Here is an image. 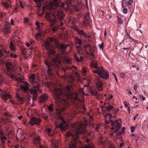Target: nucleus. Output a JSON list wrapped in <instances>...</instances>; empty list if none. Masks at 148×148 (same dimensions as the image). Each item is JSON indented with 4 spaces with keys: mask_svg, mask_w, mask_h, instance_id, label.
Returning a JSON list of instances; mask_svg holds the SVG:
<instances>
[{
    "mask_svg": "<svg viewBox=\"0 0 148 148\" xmlns=\"http://www.w3.org/2000/svg\"><path fill=\"white\" fill-rule=\"evenodd\" d=\"M71 87L66 86L64 88L65 93L59 88H55L53 92V99L55 100L56 107L58 111H63L68 108L72 103L71 102L79 101L78 96L74 94Z\"/></svg>",
    "mask_w": 148,
    "mask_h": 148,
    "instance_id": "1",
    "label": "nucleus"
},
{
    "mask_svg": "<svg viewBox=\"0 0 148 148\" xmlns=\"http://www.w3.org/2000/svg\"><path fill=\"white\" fill-rule=\"evenodd\" d=\"M58 40L55 38L48 37L47 40L45 42V48L48 51L49 57L51 58V62L47 60L45 61V64L47 66L48 69L47 72L49 76L52 75V71L53 68H57L58 65L60 62L58 59L57 55L55 51L52 49V44L51 42H54L56 43L58 48L59 49L62 53H64V51L68 47L67 45L64 43H58Z\"/></svg>",
    "mask_w": 148,
    "mask_h": 148,
    "instance_id": "2",
    "label": "nucleus"
},
{
    "mask_svg": "<svg viewBox=\"0 0 148 148\" xmlns=\"http://www.w3.org/2000/svg\"><path fill=\"white\" fill-rule=\"evenodd\" d=\"M86 121L84 123L81 122H76L72 124L71 126L73 129L74 133L68 132L67 136H72V141L66 146V148H76V144L79 138V134L84 133L85 132V128L87 125Z\"/></svg>",
    "mask_w": 148,
    "mask_h": 148,
    "instance_id": "3",
    "label": "nucleus"
},
{
    "mask_svg": "<svg viewBox=\"0 0 148 148\" xmlns=\"http://www.w3.org/2000/svg\"><path fill=\"white\" fill-rule=\"evenodd\" d=\"M64 4L61 0H53L52 1L49 2L48 8L50 11L52 12V14H54L55 18L57 17L60 21L61 23L60 27L63 25V23L62 21L64 19L63 13Z\"/></svg>",
    "mask_w": 148,
    "mask_h": 148,
    "instance_id": "4",
    "label": "nucleus"
},
{
    "mask_svg": "<svg viewBox=\"0 0 148 148\" xmlns=\"http://www.w3.org/2000/svg\"><path fill=\"white\" fill-rule=\"evenodd\" d=\"M5 65L7 68V72L6 73V75L8 78H10L12 79H14L20 83H23L25 85H21L20 88L24 92H26L28 89L29 84L26 82H23L21 78H16L15 75V71L13 65L10 62H6Z\"/></svg>",
    "mask_w": 148,
    "mask_h": 148,
    "instance_id": "5",
    "label": "nucleus"
},
{
    "mask_svg": "<svg viewBox=\"0 0 148 148\" xmlns=\"http://www.w3.org/2000/svg\"><path fill=\"white\" fill-rule=\"evenodd\" d=\"M54 14H52V11H48L46 14V16L47 20L51 23L52 30L53 32H56L59 28V26L56 24V19L55 18Z\"/></svg>",
    "mask_w": 148,
    "mask_h": 148,
    "instance_id": "6",
    "label": "nucleus"
},
{
    "mask_svg": "<svg viewBox=\"0 0 148 148\" xmlns=\"http://www.w3.org/2000/svg\"><path fill=\"white\" fill-rule=\"evenodd\" d=\"M94 73H97L100 77L104 79H107L109 77V74L108 71L105 69H103V66L98 68L96 70H92Z\"/></svg>",
    "mask_w": 148,
    "mask_h": 148,
    "instance_id": "7",
    "label": "nucleus"
},
{
    "mask_svg": "<svg viewBox=\"0 0 148 148\" xmlns=\"http://www.w3.org/2000/svg\"><path fill=\"white\" fill-rule=\"evenodd\" d=\"M57 119L61 121L58 125V127L60 129V130L62 131H65L68 128V125L66 122L64 120V118L59 116Z\"/></svg>",
    "mask_w": 148,
    "mask_h": 148,
    "instance_id": "8",
    "label": "nucleus"
},
{
    "mask_svg": "<svg viewBox=\"0 0 148 148\" xmlns=\"http://www.w3.org/2000/svg\"><path fill=\"white\" fill-rule=\"evenodd\" d=\"M39 89V88L37 86H34L30 88L29 91L31 94L33 95L32 99L34 101L36 100V98L38 95V91Z\"/></svg>",
    "mask_w": 148,
    "mask_h": 148,
    "instance_id": "9",
    "label": "nucleus"
},
{
    "mask_svg": "<svg viewBox=\"0 0 148 148\" xmlns=\"http://www.w3.org/2000/svg\"><path fill=\"white\" fill-rule=\"evenodd\" d=\"M110 121L111 122L112 125L116 128H120L121 127V119L116 120L115 121H113L112 119H110Z\"/></svg>",
    "mask_w": 148,
    "mask_h": 148,
    "instance_id": "10",
    "label": "nucleus"
},
{
    "mask_svg": "<svg viewBox=\"0 0 148 148\" xmlns=\"http://www.w3.org/2000/svg\"><path fill=\"white\" fill-rule=\"evenodd\" d=\"M41 120L38 118L36 117H32L29 121V123L32 126L34 125H39L41 122Z\"/></svg>",
    "mask_w": 148,
    "mask_h": 148,
    "instance_id": "11",
    "label": "nucleus"
},
{
    "mask_svg": "<svg viewBox=\"0 0 148 148\" xmlns=\"http://www.w3.org/2000/svg\"><path fill=\"white\" fill-rule=\"evenodd\" d=\"M0 95H1L3 99L5 101L8 100V99L11 98V95L8 92H5L0 89Z\"/></svg>",
    "mask_w": 148,
    "mask_h": 148,
    "instance_id": "12",
    "label": "nucleus"
},
{
    "mask_svg": "<svg viewBox=\"0 0 148 148\" xmlns=\"http://www.w3.org/2000/svg\"><path fill=\"white\" fill-rule=\"evenodd\" d=\"M95 83L96 84V86L98 90L101 91L103 89V86L102 82L99 81L98 79L95 82Z\"/></svg>",
    "mask_w": 148,
    "mask_h": 148,
    "instance_id": "13",
    "label": "nucleus"
},
{
    "mask_svg": "<svg viewBox=\"0 0 148 148\" xmlns=\"http://www.w3.org/2000/svg\"><path fill=\"white\" fill-rule=\"evenodd\" d=\"M98 65V63L96 61L92 60V62L90 64V66L92 68H93V69H92V71L93 70H96L98 68H100V67H98L97 66Z\"/></svg>",
    "mask_w": 148,
    "mask_h": 148,
    "instance_id": "14",
    "label": "nucleus"
},
{
    "mask_svg": "<svg viewBox=\"0 0 148 148\" xmlns=\"http://www.w3.org/2000/svg\"><path fill=\"white\" fill-rule=\"evenodd\" d=\"M75 39L76 43L78 44L79 45V46L76 47V48L77 49L80 50L81 49V46L82 42V40L76 37H75Z\"/></svg>",
    "mask_w": 148,
    "mask_h": 148,
    "instance_id": "15",
    "label": "nucleus"
},
{
    "mask_svg": "<svg viewBox=\"0 0 148 148\" xmlns=\"http://www.w3.org/2000/svg\"><path fill=\"white\" fill-rule=\"evenodd\" d=\"M35 77L34 74H32L30 75L29 77V82L32 84H34L36 83V82L35 81Z\"/></svg>",
    "mask_w": 148,
    "mask_h": 148,
    "instance_id": "16",
    "label": "nucleus"
},
{
    "mask_svg": "<svg viewBox=\"0 0 148 148\" xmlns=\"http://www.w3.org/2000/svg\"><path fill=\"white\" fill-rule=\"evenodd\" d=\"M0 139L2 145H4L5 143V140L7 139L6 137L3 135V132H0Z\"/></svg>",
    "mask_w": 148,
    "mask_h": 148,
    "instance_id": "17",
    "label": "nucleus"
},
{
    "mask_svg": "<svg viewBox=\"0 0 148 148\" xmlns=\"http://www.w3.org/2000/svg\"><path fill=\"white\" fill-rule=\"evenodd\" d=\"M40 142V137L38 136L34 139L33 140V144L35 145L39 144Z\"/></svg>",
    "mask_w": 148,
    "mask_h": 148,
    "instance_id": "18",
    "label": "nucleus"
},
{
    "mask_svg": "<svg viewBox=\"0 0 148 148\" xmlns=\"http://www.w3.org/2000/svg\"><path fill=\"white\" fill-rule=\"evenodd\" d=\"M47 97L46 95H41L40 97V101L41 102H45L47 99Z\"/></svg>",
    "mask_w": 148,
    "mask_h": 148,
    "instance_id": "19",
    "label": "nucleus"
},
{
    "mask_svg": "<svg viewBox=\"0 0 148 148\" xmlns=\"http://www.w3.org/2000/svg\"><path fill=\"white\" fill-rule=\"evenodd\" d=\"M10 47L12 52H14L16 51L15 47L12 41L10 42Z\"/></svg>",
    "mask_w": 148,
    "mask_h": 148,
    "instance_id": "20",
    "label": "nucleus"
},
{
    "mask_svg": "<svg viewBox=\"0 0 148 148\" xmlns=\"http://www.w3.org/2000/svg\"><path fill=\"white\" fill-rule=\"evenodd\" d=\"M16 97L18 99V101L19 102H23L24 101V99L22 97H21L19 94H16Z\"/></svg>",
    "mask_w": 148,
    "mask_h": 148,
    "instance_id": "21",
    "label": "nucleus"
},
{
    "mask_svg": "<svg viewBox=\"0 0 148 148\" xmlns=\"http://www.w3.org/2000/svg\"><path fill=\"white\" fill-rule=\"evenodd\" d=\"M3 31L4 32L6 33H9L10 32V28L7 26H5L3 28Z\"/></svg>",
    "mask_w": 148,
    "mask_h": 148,
    "instance_id": "22",
    "label": "nucleus"
},
{
    "mask_svg": "<svg viewBox=\"0 0 148 148\" xmlns=\"http://www.w3.org/2000/svg\"><path fill=\"white\" fill-rule=\"evenodd\" d=\"M90 45L89 44H86L84 45V50L85 51V52L86 53V54H88L89 53L86 50V48L87 47H90Z\"/></svg>",
    "mask_w": 148,
    "mask_h": 148,
    "instance_id": "23",
    "label": "nucleus"
},
{
    "mask_svg": "<svg viewBox=\"0 0 148 148\" xmlns=\"http://www.w3.org/2000/svg\"><path fill=\"white\" fill-rule=\"evenodd\" d=\"M75 30L76 31L78 34L80 35H83L84 34V32L82 30H81L80 29H75Z\"/></svg>",
    "mask_w": 148,
    "mask_h": 148,
    "instance_id": "24",
    "label": "nucleus"
},
{
    "mask_svg": "<svg viewBox=\"0 0 148 148\" xmlns=\"http://www.w3.org/2000/svg\"><path fill=\"white\" fill-rule=\"evenodd\" d=\"M127 5L125 0H123L122 1L121 5L123 8H124L126 7Z\"/></svg>",
    "mask_w": 148,
    "mask_h": 148,
    "instance_id": "25",
    "label": "nucleus"
},
{
    "mask_svg": "<svg viewBox=\"0 0 148 148\" xmlns=\"http://www.w3.org/2000/svg\"><path fill=\"white\" fill-rule=\"evenodd\" d=\"M90 91L91 94L92 95L95 96L98 95H99L98 93L96 91H93L92 90H90Z\"/></svg>",
    "mask_w": 148,
    "mask_h": 148,
    "instance_id": "26",
    "label": "nucleus"
},
{
    "mask_svg": "<svg viewBox=\"0 0 148 148\" xmlns=\"http://www.w3.org/2000/svg\"><path fill=\"white\" fill-rule=\"evenodd\" d=\"M53 104H51L48 107V109L50 112H52L53 110Z\"/></svg>",
    "mask_w": 148,
    "mask_h": 148,
    "instance_id": "27",
    "label": "nucleus"
},
{
    "mask_svg": "<svg viewBox=\"0 0 148 148\" xmlns=\"http://www.w3.org/2000/svg\"><path fill=\"white\" fill-rule=\"evenodd\" d=\"M65 60L66 62L69 64H70L71 63V59L69 58L68 57H66L65 58Z\"/></svg>",
    "mask_w": 148,
    "mask_h": 148,
    "instance_id": "28",
    "label": "nucleus"
},
{
    "mask_svg": "<svg viewBox=\"0 0 148 148\" xmlns=\"http://www.w3.org/2000/svg\"><path fill=\"white\" fill-rule=\"evenodd\" d=\"M113 108V106L111 105L110 104L108 106H106V108L107 110L108 111H110Z\"/></svg>",
    "mask_w": 148,
    "mask_h": 148,
    "instance_id": "29",
    "label": "nucleus"
},
{
    "mask_svg": "<svg viewBox=\"0 0 148 148\" xmlns=\"http://www.w3.org/2000/svg\"><path fill=\"white\" fill-rule=\"evenodd\" d=\"M88 70V69L86 68V67H83L82 70V73H86L87 71Z\"/></svg>",
    "mask_w": 148,
    "mask_h": 148,
    "instance_id": "30",
    "label": "nucleus"
},
{
    "mask_svg": "<svg viewBox=\"0 0 148 148\" xmlns=\"http://www.w3.org/2000/svg\"><path fill=\"white\" fill-rule=\"evenodd\" d=\"M84 19V21L87 23L89 24L92 21L90 18V17L88 18H86Z\"/></svg>",
    "mask_w": 148,
    "mask_h": 148,
    "instance_id": "31",
    "label": "nucleus"
},
{
    "mask_svg": "<svg viewBox=\"0 0 148 148\" xmlns=\"http://www.w3.org/2000/svg\"><path fill=\"white\" fill-rule=\"evenodd\" d=\"M3 5L5 8H8L9 7V4L5 2H3L2 3Z\"/></svg>",
    "mask_w": 148,
    "mask_h": 148,
    "instance_id": "32",
    "label": "nucleus"
},
{
    "mask_svg": "<svg viewBox=\"0 0 148 148\" xmlns=\"http://www.w3.org/2000/svg\"><path fill=\"white\" fill-rule=\"evenodd\" d=\"M119 129V128H116L115 130V132L116 133V134L117 135H119V136H120L121 134L123 133L121 131L118 132Z\"/></svg>",
    "mask_w": 148,
    "mask_h": 148,
    "instance_id": "33",
    "label": "nucleus"
},
{
    "mask_svg": "<svg viewBox=\"0 0 148 148\" xmlns=\"http://www.w3.org/2000/svg\"><path fill=\"white\" fill-rule=\"evenodd\" d=\"M65 1H64L65 4L66 3V5L68 6L69 4H71V0H65Z\"/></svg>",
    "mask_w": 148,
    "mask_h": 148,
    "instance_id": "34",
    "label": "nucleus"
},
{
    "mask_svg": "<svg viewBox=\"0 0 148 148\" xmlns=\"http://www.w3.org/2000/svg\"><path fill=\"white\" fill-rule=\"evenodd\" d=\"M67 68L68 69H77V68L74 66H68Z\"/></svg>",
    "mask_w": 148,
    "mask_h": 148,
    "instance_id": "35",
    "label": "nucleus"
},
{
    "mask_svg": "<svg viewBox=\"0 0 148 148\" xmlns=\"http://www.w3.org/2000/svg\"><path fill=\"white\" fill-rule=\"evenodd\" d=\"M10 56L11 58H17V56L15 54H13V53H11L10 54Z\"/></svg>",
    "mask_w": 148,
    "mask_h": 148,
    "instance_id": "36",
    "label": "nucleus"
},
{
    "mask_svg": "<svg viewBox=\"0 0 148 148\" xmlns=\"http://www.w3.org/2000/svg\"><path fill=\"white\" fill-rule=\"evenodd\" d=\"M89 24L87 23V22L85 21H84L82 22V25L83 27H85L87 25H89Z\"/></svg>",
    "mask_w": 148,
    "mask_h": 148,
    "instance_id": "37",
    "label": "nucleus"
},
{
    "mask_svg": "<svg viewBox=\"0 0 148 148\" xmlns=\"http://www.w3.org/2000/svg\"><path fill=\"white\" fill-rule=\"evenodd\" d=\"M89 17H90L89 13L87 12L84 15V18H89Z\"/></svg>",
    "mask_w": 148,
    "mask_h": 148,
    "instance_id": "38",
    "label": "nucleus"
},
{
    "mask_svg": "<svg viewBox=\"0 0 148 148\" xmlns=\"http://www.w3.org/2000/svg\"><path fill=\"white\" fill-rule=\"evenodd\" d=\"M118 23L120 25L122 24V21L121 19L119 17H117Z\"/></svg>",
    "mask_w": 148,
    "mask_h": 148,
    "instance_id": "39",
    "label": "nucleus"
},
{
    "mask_svg": "<svg viewBox=\"0 0 148 148\" xmlns=\"http://www.w3.org/2000/svg\"><path fill=\"white\" fill-rule=\"evenodd\" d=\"M36 25L37 26V29L38 30L40 29V27L39 25V23L38 22H36L35 23Z\"/></svg>",
    "mask_w": 148,
    "mask_h": 148,
    "instance_id": "40",
    "label": "nucleus"
},
{
    "mask_svg": "<svg viewBox=\"0 0 148 148\" xmlns=\"http://www.w3.org/2000/svg\"><path fill=\"white\" fill-rule=\"evenodd\" d=\"M46 131L48 133V135H50V133L51 131V130L49 128H47L46 130Z\"/></svg>",
    "mask_w": 148,
    "mask_h": 148,
    "instance_id": "41",
    "label": "nucleus"
},
{
    "mask_svg": "<svg viewBox=\"0 0 148 148\" xmlns=\"http://www.w3.org/2000/svg\"><path fill=\"white\" fill-rule=\"evenodd\" d=\"M4 115L5 116H8L9 117H11L12 115L11 114H9V113L8 112H5L4 113Z\"/></svg>",
    "mask_w": 148,
    "mask_h": 148,
    "instance_id": "42",
    "label": "nucleus"
},
{
    "mask_svg": "<svg viewBox=\"0 0 148 148\" xmlns=\"http://www.w3.org/2000/svg\"><path fill=\"white\" fill-rule=\"evenodd\" d=\"M99 46L101 49L103 50V43L102 42L101 44L99 45Z\"/></svg>",
    "mask_w": 148,
    "mask_h": 148,
    "instance_id": "43",
    "label": "nucleus"
},
{
    "mask_svg": "<svg viewBox=\"0 0 148 148\" xmlns=\"http://www.w3.org/2000/svg\"><path fill=\"white\" fill-rule=\"evenodd\" d=\"M74 58L77 62H80V60H79V58L77 55H76L74 56Z\"/></svg>",
    "mask_w": 148,
    "mask_h": 148,
    "instance_id": "44",
    "label": "nucleus"
},
{
    "mask_svg": "<svg viewBox=\"0 0 148 148\" xmlns=\"http://www.w3.org/2000/svg\"><path fill=\"white\" fill-rule=\"evenodd\" d=\"M89 50L90 52L94 51V49L90 45V47H89Z\"/></svg>",
    "mask_w": 148,
    "mask_h": 148,
    "instance_id": "45",
    "label": "nucleus"
},
{
    "mask_svg": "<svg viewBox=\"0 0 148 148\" xmlns=\"http://www.w3.org/2000/svg\"><path fill=\"white\" fill-rule=\"evenodd\" d=\"M124 104L125 107H129V106H130V104L128 103L126 101H125L124 102Z\"/></svg>",
    "mask_w": 148,
    "mask_h": 148,
    "instance_id": "46",
    "label": "nucleus"
},
{
    "mask_svg": "<svg viewBox=\"0 0 148 148\" xmlns=\"http://www.w3.org/2000/svg\"><path fill=\"white\" fill-rule=\"evenodd\" d=\"M107 116H109V118L110 119V120L111 119H110L112 118V116L111 114H110L109 113L107 114L105 116V117H106Z\"/></svg>",
    "mask_w": 148,
    "mask_h": 148,
    "instance_id": "47",
    "label": "nucleus"
},
{
    "mask_svg": "<svg viewBox=\"0 0 148 148\" xmlns=\"http://www.w3.org/2000/svg\"><path fill=\"white\" fill-rule=\"evenodd\" d=\"M133 3V1L132 0L128 1H127V5H130Z\"/></svg>",
    "mask_w": 148,
    "mask_h": 148,
    "instance_id": "48",
    "label": "nucleus"
},
{
    "mask_svg": "<svg viewBox=\"0 0 148 148\" xmlns=\"http://www.w3.org/2000/svg\"><path fill=\"white\" fill-rule=\"evenodd\" d=\"M3 12H0V20H1L3 17Z\"/></svg>",
    "mask_w": 148,
    "mask_h": 148,
    "instance_id": "49",
    "label": "nucleus"
},
{
    "mask_svg": "<svg viewBox=\"0 0 148 148\" xmlns=\"http://www.w3.org/2000/svg\"><path fill=\"white\" fill-rule=\"evenodd\" d=\"M125 74L124 73H122L120 74V76L122 78H123L125 76Z\"/></svg>",
    "mask_w": 148,
    "mask_h": 148,
    "instance_id": "50",
    "label": "nucleus"
},
{
    "mask_svg": "<svg viewBox=\"0 0 148 148\" xmlns=\"http://www.w3.org/2000/svg\"><path fill=\"white\" fill-rule=\"evenodd\" d=\"M34 2L37 3H41L43 0H34Z\"/></svg>",
    "mask_w": 148,
    "mask_h": 148,
    "instance_id": "51",
    "label": "nucleus"
},
{
    "mask_svg": "<svg viewBox=\"0 0 148 148\" xmlns=\"http://www.w3.org/2000/svg\"><path fill=\"white\" fill-rule=\"evenodd\" d=\"M84 148H95L94 147L91 145H87V146H86Z\"/></svg>",
    "mask_w": 148,
    "mask_h": 148,
    "instance_id": "52",
    "label": "nucleus"
},
{
    "mask_svg": "<svg viewBox=\"0 0 148 148\" xmlns=\"http://www.w3.org/2000/svg\"><path fill=\"white\" fill-rule=\"evenodd\" d=\"M76 22V20L75 19L74 20H71V23L72 24H73V25H74L75 23Z\"/></svg>",
    "mask_w": 148,
    "mask_h": 148,
    "instance_id": "53",
    "label": "nucleus"
},
{
    "mask_svg": "<svg viewBox=\"0 0 148 148\" xmlns=\"http://www.w3.org/2000/svg\"><path fill=\"white\" fill-rule=\"evenodd\" d=\"M83 36H84L85 38H90V36H89L87 35L86 34L85 32H84V34H83Z\"/></svg>",
    "mask_w": 148,
    "mask_h": 148,
    "instance_id": "54",
    "label": "nucleus"
},
{
    "mask_svg": "<svg viewBox=\"0 0 148 148\" xmlns=\"http://www.w3.org/2000/svg\"><path fill=\"white\" fill-rule=\"evenodd\" d=\"M135 127H131V132H133L135 130Z\"/></svg>",
    "mask_w": 148,
    "mask_h": 148,
    "instance_id": "55",
    "label": "nucleus"
},
{
    "mask_svg": "<svg viewBox=\"0 0 148 148\" xmlns=\"http://www.w3.org/2000/svg\"><path fill=\"white\" fill-rule=\"evenodd\" d=\"M123 12L125 14L127 12V9L126 8H124L122 10Z\"/></svg>",
    "mask_w": 148,
    "mask_h": 148,
    "instance_id": "56",
    "label": "nucleus"
},
{
    "mask_svg": "<svg viewBox=\"0 0 148 148\" xmlns=\"http://www.w3.org/2000/svg\"><path fill=\"white\" fill-rule=\"evenodd\" d=\"M23 20H24V21L25 23H27L29 21L28 19L27 18H25Z\"/></svg>",
    "mask_w": 148,
    "mask_h": 148,
    "instance_id": "57",
    "label": "nucleus"
},
{
    "mask_svg": "<svg viewBox=\"0 0 148 148\" xmlns=\"http://www.w3.org/2000/svg\"><path fill=\"white\" fill-rule=\"evenodd\" d=\"M90 55L93 58L94 57V56L93 53V51H91L90 53Z\"/></svg>",
    "mask_w": 148,
    "mask_h": 148,
    "instance_id": "58",
    "label": "nucleus"
},
{
    "mask_svg": "<svg viewBox=\"0 0 148 148\" xmlns=\"http://www.w3.org/2000/svg\"><path fill=\"white\" fill-rule=\"evenodd\" d=\"M138 86V84H136L134 86V89L136 90L137 89V88Z\"/></svg>",
    "mask_w": 148,
    "mask_h": 148,
    "instance_id": "59",
    "label": "nucleus"
},
{
    "mask_svg": "<svg viewBox=\"0 0 148 148\" xmlns=\"http://www.w3.org/2000/svg\"><path fill=\"white\" fill-rule=\"evenodd\" d=\"M14 20L12 19L11 20V22H10V23H11V25H14Z\"/></svg>",
    "mask_w": 148,
    "mask_h": 148,
    "instance_id": "60",
    "label": "nucleus"
},
{
    "mask_svg": "<svg viewBox=\"0 0 148 148\" xmlns=\"http://www.w3.org/2000/svg\"><path fill=\"white\" fill-rule=\"evenodd\" d=\"M112 75L114 76V77L115 79L116 80V81L118 82V79H117V78L116 77V76L115 74L114 73H113Z\"/></svg>",
    "mask_w": 148,
    "mask_h": 148,
    "instance_id": "61",
    "label": "nucleus"
},
{
    "mask_svg": "<svg viewBox=\"0 0 148 148\" xmlns=\"http://www.w3.org/2000/svg\"><path fill=\"white\" fill-rule=\"evenodd\" d=\"M124 146V144L123 143H121L119 145V147L120 148H122V147Z\"/></svg>",
    "mask_w": 148,
    "mask_h": 148,
    "instance_id": "62",
    "label": "nucleus"
},
{
    "mask_svg": "<svg viewBox=\"0 0 148 148\" xmlns=\"http://www.w3.org/2000/svg\"><path fill=\"white\" fill-rule=\"evenodd\" d=\"M22 52L23 54H25L26 53V52L25 51V49H24L22 50Z\"/></svg>",
    "mask_w": 148,
    "mask_h": 148,
    "instance_id": "63",
    "label": "nucleus"
},
{
    "mask_svg": "<svg viewBox=\"0 0 148 148\" xmlns=\"http://www.w3.org/2000/svg\"><path fill=\"white\" fill-rule=\"evenodd\" d=\"M39 148H47L46 146H41Z\"/></svg>",
    "mask_w": 148,
    "mask_h": 148,
    "instance_id": "64",
    "label": "nucleus"
}]
</instances>
